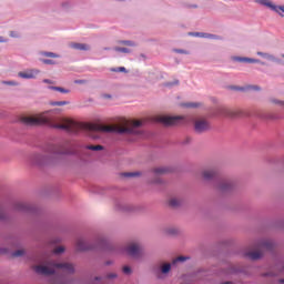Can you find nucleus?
<instances>
[{
    "label": "nucleus",
    "instance_id": "nucleus-1",
    "mask_svg": "<svg viewBox=\"0 0 284 284\" xmlns=\"http://www.w3.org/2000/svg\"><path fill=\"white\" fill-rule=\"evenodd\" d=\"M71 153L64 146L51 144L44 148L42 153H33L30 156V161L33 165H38V168H52L63 163V156H68Z\"/></svg>",
    "mask_w": 284,
    "mask_h": 284
},
{
    "label": "nucleus",
    "instance_id": "nucleus-2",
    "mask_svg": "<svg viewBox=\"0 0 284 284\" xmlns=\"http://www.w3.org/2000/svg\"><path fill=\"white\" fill-rule=\"evenodd\" d=\"M21 121L24 125H47L55 130H65V132H70L71 134H77L81 130V124L72 120L65 118H48L43 113L36 118L24 116Z\"/></svg>",
    "mask_w": 284,
    "mask_h": 284
},
{
    "label": "nucleus",
    "instance_id": "nucleus-3",
    "mask_svg": "<svg viewBox=\"0 0 284 284\" xmlns=\"http://www.w3.org/2000/svg\"><path fill=\"white\" fill-rule=\"evenodd\" d=\"M75 245L78 252H104L109 256H120L124 252L123 247L110 242L103 236L98 237L95 242L79 239Z\"/></svg>",
    "mask_w": 284,
    "mask_h": 284
},
{
    "label": "nucleus",
    "instance_id": "nucleus-4",
    "mask_svg": "<svg viewBox=\"0 0 284 284\" xmlns=\"http://www.w3.org/2000/svg\"><path fill=\"white\" fill-rule=\"evenodd\" d=\"M57 270H62V272H65L67 274H74L77 272L73 263L55 262L53 260L34 266L36 273L40 274L41 276H54L57 274Z\"/></svg>",
    "mask_w": 284,
    "mask_h": 284
},
{
    "label": "nucleus",
    "instance_id": "nucleus-5",
    "mask_svg": "<svg viewBox=\"0 0 284 284\" xmlns=\"http://www.w3.org/2000/svg\"><path fill=\"white\" fill-rule=\"evenodd\" d=\"M202 178L204 181H214V189L220 192V194H231L234 192L236 187H239V183L236 180H223L216 176V170L207 169L202 172Z\"/></svg>",
    "mask_w": 284,
    "mask_h": 284
},
{
    "label": "nucleus",
    "instance_id": "nucleus-6",
    "mask_svg": "<svg viewBox=\"0 0 284 284\" xmlns=\"http://www.w3.org/2000/svg\"><path fill=\"white\" fill-rule=\"evenodd\" d=\"M143 122L141 121H134L130 126H110L103 124H91L89 126V130L90 132H115L116 134H134L135 136H139L141 134L139 128H141Z\"/></svg>",
    "mask_w": 284,
    "mask_h": 284
},
{
    "label": "nucleus",
    "instance_id": "nucleus-7",
    "mask_svg": "<svg viewBox=\"0 0 284 284\" xmlns=\"http://www.w3.org/2000/svg\"><path fill=\"white\" fill-rule=\"evenodd\" d=\"M115 210L118 212H122V214H134L136 212H141L143 210V206L128 203L124 201H119L115 203Z\"/></svg>",
    "mask_w": 284,
    "mask_h": 284
},
{
    "label": "nucleus",
    "instance_id": "nucleus-8",
    "mask_svg": "<svg viewBox=\"0 0 284 284\" xmlns=\"http://www.w3.org/2000/svg\"><path fill=\"white\" fill-rule=\"evenodd\" d=\"M194 132L196 134H205V132H210L212 130V125L210 124V120L205 118H199L194 121L193 124Z\"/></svg>",
    "mask_w": 284,
    "mask_h": 284
},
{
    "label": "nucleus",
    "instance_id": "nucleus-9",
    "mask_svg": "<svg viewBox=\"0 0 284 284\" xmlns=\"http://www.w3.org/2000/svg\"><path fill=\"white\" fill-rule=\"evenodd\" d=\"M254 3H258V6H264L265 8H270L273 12H276L280 17H284V6H276L272 3L270 0H253Z\"/></svg>",
    "mask_w": 284,
    "mask_h": 284
},
{
    "label": "nucleus",
    "instance_id": "nucleus-10",
    "mask_svg": "<svg viewBox=\"0 0 284 284\" xmlns=\"http://www.w3.org/2000/svg\"><path fill=\"white\" fill-rule=\"evenodd\" d=\"M274 247H275L274 241L265 240V239L256 240L253 245L254 250H266L267 252H273Z\"/></svg>",
    "mask_w": 284,
    "mask_h": 284
},
{
    "label": "nucleus",
    "instance_id": "nucleus-11",
    "mask_svg": "<svg viewBox=\"0 0 284 284\" xmlns=\"http://www.w3.org/2000/svg\"><path fill=\"white\" fill-rule=\"evenodd\" d=\"M39 74H41V71L39 69H24L18 72V78L29 81L37 79Z\"/></svg>",
    "mask_w": 284,
    "mask_h": 284
},
{
    "label": "nucleus",
    "instance_id": "nucleus-12",
    "mask_svg": "<svg viewBox=\"0 0 284 284\" xmlns=\"http://www.w3.org/2000/svg\"><path fill=\"white\" fill-rule=\"evenodd\" d=\"M231 61H234L235 63H258V65H267V62L262 61L260 59L239 57V55L231 57Z\"/></svg>",
    "mask_w": 284,
    "mask_h": 284
},
{
    "label": "nucleus",
    "instance_id": "nucleus-13",
    "mask_svg": "<svg viewBox=\"0 0 284 284\" xmlns=\"http://www.w3.org/2000/svg\"><path fill=\"white\" fill-rule=\"evenodd\" d=\"M183 119L185 118L181 115H175V116L163 115L159 118V122L163 123V125H179V123H181Z\"/></svg>",
    "mask_w": 284,
    "mask_h": 284
},
{
    "label": "nucleus",
    "instance_id": "nucleus-14",
    "mask_svg": "<svg viewBox=\"0 0 284 284\" xmlns=\"http://www.w3.org/2000/svg\"><path fill=\"white\" fill-rule=\"evenodd\" d=\"M14 212H24L27 214H36L37 213V207L28 204V203H21L18 202L13 205Z\"/></svg>",
    "mask_w": 284,
    "mask_h": 284
},
{
    "label": "nucleus",
    "instance_id": "nucleus-15",
    "mask_svg": "<svg viewBox=\"0 0 284 284\" xmlns=\"http://www.w3.org/2000/svg\"><path fill=\"white\" fill-rule=\"evenodd\" d=\"M143 252V246H141V243L135 242L130 244L126 247V253L129 256H133L134 258H138V256H141V253Z\"/></svg>",
    "mask_w": 284,
    "mask_h": 284
},
{
    "label": "nucleus",
    "instance_id": "nucleus-16",
    "mask_svg": "<svg viewBox=\"0 0 284 284\" xmlns=\"http://www.w3.org/2000/svg\"><path fill=\"white\" fill-rule=\"evenodd\" d=\"M256 55L265 59V61H268L270 63H281V59L270 52L257 51Z\"/></svg>",
    "mask_w": 284,
    "mask_h": 284
},
{
    "label": "nucleus",
    "instance_id": "nucleus-17",
    "mask_svg": "<svg viewBox=\"0 0 284 284\" xmlns=\"http://www.w3.org/2000/svg\"><path fill=\"white\" fill-rule=\"evenodd\" d=\"M216 114H219L220 116H227L229 119H235V116H239V113L230 111V109L227 108L217 109Z\"/></svg>",
    "mask_w": 284,
    "mask_h": 284
},
{
    "label": "nucleus",
    "instance_id": "nucleus-18",
    "mask_svg": "<svg viewBox=\"0 0 284 284\" xmlns=\"http://www.w3.org/2000/svg\"><path fill=\"white\" fill-rule=\"evenodd\" d=\"M172 271V264L170 263H162L160 267L156 268L158 278H161V275L159 274H170Z\"/></svg>",
    "mask_w": 284,
    "mask_h": 284
},
{
    "label": "nucleus",
    "instance_id": "nucleus-19",
    "mask_svg": "<svg viewBox=\"0 0 284 284\" xmlns=\"http://www.w3.org/2000/svg\"><path fill=\"white\" fill-rule=\"evenodd\" d=\"M70 48H72V50H79L81 52H88L89 50H91L90 44L77 42L71 43Z\"/></svg>",
    "mask_w": 284,
    "mask_h": 284
},
{
    "label": "nucleus",
    "instance_id": "nucleus-20",
    "mask_svg": "<svg viewBox=\"0 0 284 284\" xmlns=\"http://www.w3.org/2000/svg\"><path fill=\"white\" fill-rule=\"evenodd\" d=\"M114 278H119V274H116V273H108L104 276H95L94 281H112Z\"/></svg>",
    "mask_w": 284,
    "mask_h": 284
},
{
    "label": "nucleus",
    "instance_id": "nucleus-21",
    "mask_svg": "<svg viewBox=\"0 0 284 284\" xmlns=\"http://www.w3.org/2000/svg\"><path fill=\"white\" fill-rule=\"evenodd\" d=\"M151 172L155 174V176H163V174H168L169 169L165 166H158L152 169Z\"/></svg>",
    "mask_w": 284,
    "mask_h": 284
},
{
    "label": "nucleus",
    "instance_id": "nucleus-22",
    "mask_svg": "<svg viewBox=\"0 0 284 284\" xmlns=\"http://www.w3.org/2000/svg\"><path fill=\"white\" fill-rule=\"evenodd\" d=\"M247 258H251V261H258L263 254L258 251L255 252H247L246 253Z\"/></svg>",
    "mask_w": 284,
    "mask_h": 284
},
{
    "label": "nucleus",
    "instance_id": "nucleus-23",
    "mask_svg": "<svg viewBox=\"0 0 284 284\" xmlns=\"http://www.w3.org/2000/svg\"><path fill=\"white\" fill-rule=\"evenodd\" d=\"M40 57H48L49 59H60L61 55H59L58 53L54 52H50V51H41Z\"/></svg>",
    "mask_w": 284,
    "mask_h": 284
},
{
    "label": "nucleus",
    "instance_id": "nucleus-24",
    "mask_svg": "<svg viewBox=\"0 0 284 284\" xmlns=\"http://www.w3.org/2000/svg\"><path fill=\"white\" fill-rule=\"evenodd\" d=\"M49 90H53L55 92H61V94H70V90L68 89H64L62 87H53V85H50L48 87Z\"/></svg>",
    "mask_w": 284,
    "mask_h": 284
},
{
    "label": "nucleus",
    "instance_id": "nucleus-25",
    "mask_svg": "<svg viewBox=\"0 0 284 284\" xmlns=\"http://www.w3.org/2000/svg\"><path fill=\"white\" fill-rule=\"evenodd\" d=\"M121 45H126L128 48H136V42L132 40H121L119 41Z\"/></svg>",
    "mask_w": 284,
    "mask_h": 284
},
{
    "label": "nucleus",
    "instance_id": "nucleus-26",
    "mask_svg": "<svg viewBox=\"0 0 284 284\" xmlns=\"http://www.w3.org/2000/svg\"><path fill=\"white\" fill-rule=\"evenodd\" d=\"M204 39H211L213 41H221L223 38H221V36H217V34H212V33H205L204 32Z\"/></svg>",
    "mask_w": 284,
    "mask_h": 284
},
{
    "label": "nucleus",
    "instance_id": "nucleus-27",
    "mask_svg": "<svg viewBox=\"0 0 284 284\" xmlns=\"http://www.w3.org/2000/svg\"><path fill=\"white\" fill-rule=\"evenodd\" d=\"M169 205L171 207H181V200L176 199V197H172L169 202Z\"/></svg>",
    "mask_w": 284,
    "mask_h": 284
},
{
    "label": "nucleus",
    "instance_id": "nucleus-28",
    "mask_svg": "<svg viewBox=\"0 0 284 284\" xmlns=\"http://www.w3.org/2000/svg\"><path fill=\"white\" fill-rule=\"evenodd\" d=\"M0 221L2 223H10V216L3 210L0 211Z\"/></svg>",
    "mask_w": 284,
    "mask_h": 284
},
{
    "label": "nucleus",
    "instance_id": "nucleus-29",
    "mask_svg": "<svg viewBox=\"0 0 284 284\" xmlns=\"http://www.w3.org/2000/svg\"><path fill=\"white\" fill-rule=\"evenodd\" d=\"M114 52H122L123 54H130L132 50L125 48V47H115L113 48Z\"/></svg>",
    "mask_w": 284,
    "mask_h": 284
},
{
    "label": "nucleus",
    "instance_id": "nucleus-30",
    "mask_svg": "<svg viewBox=\"0 0 284 284\" xmlns=\"http://www.w3.org/2000/svg\"><path fill=\"white\" fill-rule=\"evenodd\" d=\"M84 148H85V150H91L92 152H99V151L103 150V145L90 144V145H85Z\"/></svg>",
    "mask_w": 284,
    "mask_h": 284
},
{
    "label": "nucleus",
    "instance_id": "nucleus-31",
    "mask_svg": "<svg viewBox=\"0 0 284 284\" xmlns=\"http://www.w3.org/2000/svg\"><path fill=\"white\" fill-rule=\"evenodd\" d=\"M151 185H163L165 183V181H163V179L159 178V175H156L153 180L150 181Z\"/></svg>",
    "mask_w": 284,
    "mask_h": 284
},
{
    "label": "nucleus",
    "instance_id": "nucleus-32",
    "mask_svg": "<svg viewBox=\"0 0 284 284\" xmlns=\"http://www.w3.org/2000/svg\"><path fill=\"white\" fill-rule=\"evenodd\" d=\"M50 105H52L53 108H57V106H62V105H70V102H68V101H51Z\"/></svg>",
    "mask_w": 284,
    "mask_h": 284
},
{
    "label": "nucleus",
    "instance_id": "nucleus-33",
    "mask_svg": "<svg viewBox=\"0 0 284 284\" xmlns=\"http://www.w3.org/2000/svg\"><path fill=\"white\" fill-rule=\"evenodd\" d=\"M126 179H134L135 176H141V172H126L123 174Z\"/></svg>",
    "mask_w": 284,
    "mask_h": 284
},
{
    "label": "nucleus",
    "instance_id": "nucleus-34",
    "mask_svg": "<svg viewBox=\"0 0 284 284\" xmlns=\"http://www.w3.org/2000/svg\"><path fill=\"white\" fill-rule=\"evenodd\" d=\"M26 255V251L24 250H18V251H14L11 256H13L14 258H19L21 256H24Z\"/></svg>",
    "mask_w": 284,
    "mask_h": 284
},
{
    "label": "nucleus",
    "instance_id": "nucleus-35",
    "mask_svg": "<svg viewBox=\"0 0 284 284\" xmlns=\"http://www.w3.org/2000/svg\"><path fill=\"white\" fill-rule=\"evenodd\" d=\"M189 37H196L199 39H205V32H190Z\"/></svg>",
    "mask_w": 284,
    "mask_h": 284
},
{
    "label": "nucleus",
    "instance_id": "nucleus-36",
    "mask_svg": "<svg viewBox=\"0 0 284 284\" xmlns=\"http://www.w3.org/2000/svg\"><path fill=\"white\" fill-rule=\"evenodd\" d=\"M122 274H124L125 276H130L132 274V267L124 265L122 267Z\"/></svg>",
    "mask_w": 284,
    "mask_h": 284
},
{
    "label": "nucleus",
    "instance_id": "nucleus-37",
    "mask_svg": "<svg viewBox=\"0 0 284 284\" xmlns=\"http://www.w3.org/2000/svg\"><path fill=\"white\" fill-rule=\"evenodd\" d=\"M166 233L170 234V236H176V234H179V229H176V227H169L166 230Z\"/></svg>",
    "mask_w": 284,
    "mask_h": 284
},
{
    "label": "nucleus",
    "instance_id": "nucleus-38",
    "mask_svg": "<svg viewBox=\"0 0 284 284\" xmlns=\"http://www.w3.org/2000/svg\"><path fill=\"white\" fill-rule=\"evenodd\" d=\"M271 103H274L275 105H278L280 108H284V102L281 100H277L275 98L270 99Z\"/></svg>",
    "mask_w": 284,
    "mask_h": 284
},
{
    "label": "nucleus",
    "instance_id": "nucleus-39",
    "mask_svg": "<svg viewBox=\"0 0 284 284\" xmlns=\"http://www.w3.org/2000/svg\"><path fill=\"white\" fill-rule=\"evenodd\" d=\"M187 258H189L187 256H179L175 260H173V264L185 263V261H187Z\"/></svg>",
    "mask_w": 284,
    "mask_h": 284
},
{
    "label": "nucleus",
    "instance_id": "nucleus-40",
    "mask_svg": "<svg viewBox=\"0 0 284 284\" xmlns=\"http://www.w3.org/2000/svg\"><path fill=\"white\" fill-rule=\"evenodd\" d=\"M40 61L44 63V65H54L57 63L54 60L50 59H41Z\"/></svg>",
    "mask_w": 284,
    "mask_h": 284
},
{
    "label": "nucleus",
    "instance_id": "nucleus-41",
    "mask_svg": "<svg viewBox=\"0 0 284 284\" xmlns=\"http://www.w3.org/2000/svg\"><path fill=\"white\" fill-rule=\"evenodd\" d=\"M164 85L165 88H174V85H179V80L166 82Z\"/></svg>",
    "mask_w": 284,
    "mask_h": 284
},
{
    "label": "nucleus",
    "instance_id": "nucleus-42",
    "mask_svg": "<svg viewBox=\"0 0 284 284\" xmlns=\"http://www.w3.org/2000/svg\"><path fill=\"white\" fill-rule=\"evenodd\" d=\"M173 52H175L176 54H190V51L185 49H173Z\"/></svg>",
    "mask_w": 284,
    "mask_h": 284
},
{
    "label": "nucleus",
    "instance_id": "nucleus-43",
    "mask_svg": "<svg viewBox=\"0 0 284 284\" xmlns=\"http://www.w3.org/2000/svg\"><path fill=\"white\" fill-rule=\"evenodd\" d=\"M182 105H183V108H199V103H196V102H187Z\"/></svg>",
    "mask_w": 284,
    "mask_h": 284
},
{
    "label": "nucleus",
    "instance_id": "nucleus-44",
    "mask_svg": "<svg viewBox=\"0 0 284 284\" xmlns=\"http://www.w3.org/2000/svg\"><path fill=\"white\" fill-rule=\"evenodd\" d=\"M111 72H128V69H125V67L113 68Z\"/></svg>",
    "mask_w": 284,
    "mask_h": 284
},
{
    "label": "nucleus",
    "instance_id": "nucleus-45",
    "mask_svg": "<svg viewBox=\"0 0 284 284\" xmlns=\"http://www.w3.org/2000/svg\"><path fill=\"white\" fill-rule=\"evenodd\" d=\"M4 85H12V87H19V82L18 81H4L3 82Z\"/></svg>",
    "mask_w": 284,
    "mask_h": 284
},
{
    "label": "nucleus",
    "instance_id": "nucleus-46",
    "mask_svg": "<svg viewBox=\"0 0 284 284\" xmlns=\"http://www.w3.org/2000/svg\"><path fill=\"white\" fill-rule=\"evenodd\" d=\"M63 252H65V247L63 246H58L54 248V254H63Z\"/></svg>",
    "mask_w": 284,
    "mask_h": 284
},
{
    "label": "nucleus",
    "instance_id": "nucleus-47",
    "mask_svg": "<svg viewBox=\"0 0 284 284\" xmlns=\"http://www.w3.org/2000/svg\"><path fill=\"white\" fill-rule=\"evenodd\" d=\"M104 265H106V266L114 265V261L109 260V261L104 262Z\"/></svg>",
    "mask_w": 284,
    "mask_h": 284
},
{
    "label": "nucleus",
    "instance_id": "nucleus-48",
    "mask_svg": "<svg viewBox=\"0 0 284 284\" xmlns=\"http://www.w3.org/2000/svg\"><path fill=\"white\" fill-rule=\"evenodd\" d=\"M264 276H276V273H274V272H266V273H264Z\"/></svg>",
    "mask_w": 284,
    "mask_h": 284
},
{
    "label": "nucleus",
    "instance_id": "nucleus-49",
    "mask_svg": "<svg viewBox=\"0 0 284 284\" xmlns=\"http://www.w3.org/2000/svg\"><path fill=\"white\" fill-rule=\"evenodd\" d=\"M75 83L78 85H83V83H85V80H75Z\"/></svg>",
    "mask_w": 284,
    "mask_h": 284
},
{
    "label": "nucleus",
    "instance_id": "nucleus-50",
    "mask_svg": "<svg viewBox=\"0 0 284 284\" xmlns=\"http://www.w3.org/2000/svg\"><path fill=\"white\" fill-rule=\"evenodd\" d=\"M0 254H8V248L6 247L0 248Z\"/></svg>",
    "mask_w": 284,
    "mask_h": 284
},
{
    "label": "nucleus",
    "instance_id": "nucleus-51",
    "mask_svg": "<svg viewBox=\"0 0 284 284\" xmlns=\"http://www.w3.org/2000/svg\"><path fill=\"white\" fill-rule=\"evenodd\" d=\"M62 8L64 9L70 8V2H62Z\"/></svg>",
    "mask_w": 284,
    "mask_h": 284
},
{
    "label": "nucleus",
    "instance_id": "nucleus-52",
    "mask_svg": "<svg viewBox=\"0 0 284 284\" xmlns=\"http://www.w3.org/2000/svg\"><path fill=\"white\" fill-rule=\"evenodd\" d=\"M252 90L258 91V90H261V87H258V85H253V87H252Z\"/></svg>",
    "mask_w": 284,
    "mask_h": 284
},
{
    "label": "nucleus",
    "instance_id": "nucleus-53",
    "mask_svg": "<svg viewBox=\"0 0 284 284\" xmlns=\"http://www.w3.org/2000/svg\"><path fill=\"white\" fill-rule=\"evenodd\" d=\"M43 83H52V80H50V79H44V80H43Z\"/></svg>",
    "mask_w": 284,
    "mask_h": 284
},
{
    "label": "nucleus",
    "instance_id": "nucleus-54",
    "mask_svg": "<svg viewBox=\"0 0 284 284\" xmlns=\"http://www.w3.org/2000/svg\"><path fill=\"white\" fill-rule=\"evenodd\" d=\"M234 272H236V268H234L233 266H231L230 273H231V274H234Z\"/></svg>",
    "mask_w": 284,
    "mask_h": 284
},
{
    "label": "nucleus",
    "instance_id": "nucleus-55",
    "mask_svg": "<svg viewBox=\"0 0 284 284\" xmlns=\"http://www.w3.org/2000/svg\"><path fill=\"white\" fill-rule=\"evenodd\" d=\"M0 43H6V40L3 39V37H0Z\"/></svg>",
    "mask_w": 284,
    "mask_h": 284
},
{
    "label": "nucleus",
    "instance_id": "nucleus-56",
    "mask_svg": "<svg viewBox=\"0 0 284 284\" xmlns=\"http://www.w3.org/2000/svg\"><path fill=\"white\" fill-rule=\"evenodd\" d=\"M278 283L284 284V278H280Z\"/></svg>",
    "mask_w": 284,
    "mask_h": 284
},
{
    "label": "nucleus",
    "instance_id": "nucleus-57",
    "mask_svg": "<svg viewBox=\"0 0 284 284\" xmlns=\"http://www.w3.org/2000/svg\"><path fill=\"white\" fill-rule=\"evenodd\" d=\"M192 8H199V6H196V4H193V6H192Z\"/></svg>",
    "mask_w": 284,
    "mask_h": 284
},
{
    "label": "nucleus",
    "instance_id": "nucleus-58",
    "mask_svg": "<svg viewBox=\"0 0 284 284\" xmlns=\"http://www.w3.org/2000/svg\"><path fill=\"white\" fill-rule=\"evenodd\" d=\"M54 112H61V110H59V109H55V110H54Z\"/></svg>",
    "mask_w": 284,
    "mask_h": 284
},
{
    "label": "nucleus",
    "instance_id": "nucleus-59",
    "mask_svg": "<svg viewBox=\"0 0 284 284\" xmlns=\"http://www.w3.org/2000/svg\"><path fill=\"white\" fill-rule=\"evenodd\" d=\"M44 114H50V111H47Z\"/></svg>",
    "mask_w": 284,
    "mask_h": 284
},
{
    "label": "nucleus",
    "instance_id": "nucleus-60",
    "mask_svg": "<svg viewBox=\"0 0 284 284\" xmlns=\"http://www.w3.org/2000/svg\"><path fill=\"white\" fill-rule=\"evenodd\" d=\"M104 50H110V48H104Z\"/></svg>",
    "mask_w": 284,
    "mask_h": 284
},
{
    "label": "nucleus",
    "instance_id": "nucleus-61",
    "mask_svg": "<svg viewBox=\"0 0 284 284\" xmlns=\"http://www.w3.org/2000/svg\"><path fill=\"white\" fill-rule=\"evenodd\" d=\"M106 99H110V95H106Z\"/></svg>",
    "mask_w": 284,
    "mask_h": 284
},
{
    "label": "nucleus",
    "instance_id": "nucleus-62",
    "mask_svg": "<svg viewBox=\"0 0 284 284\" xmlns=\"http://www.w3.org/2000/svg\"><path fill=\"white\" fill-rule=\"evenodd\" d=\"M190 140H186V142H184V143H187Z\"/></svg>",
    "mask_w": 284,
    "mask_h": 284
}]
</instances>
